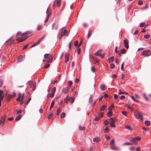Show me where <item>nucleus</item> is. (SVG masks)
<instances>
[{"label":"nucleus","instance_id":"nucleus-26","mask_svg":"<svg viewBox=\"0 0 151 151\" xmlns=\"http://www.w3.org/2000/svg\"><path fill=\"white\" fill-rule=\"evenodd\" d=\"M106 105H104L100 109V110L101 111H104L106 108Z\"/></svg>","mask_w":151,"mask_h":151},{"label":"nucleus","instance_id":"nucleus-3","mask_svg":"<svg viewBox=\"0 0 151 151\" xmlns=\"http://www.w3.org/2000/svg\"><path fill=\"white\" fill-rule=\"evenodd\" d=\"M134 116L137 119L140 118V120L143 121V117L142 114L141 112L138 111H135L134 113Z\"/></svg>","mask_w":151,"mask_h":151},{"label":"nucleus","instance_id":"nucleus-33","mask_svg":"<svg viewBox=\"0 0 151 151\" xmlns=\"http://www.w3.org/2000/svg\"><path fill=\"white\" fill-rule=\"evenodd\" d=\"M109 129L107 127L104 130V132L107 133L109 132Z\"/></svg>","mask_w":151,"mask_h":151},{"label":"nucleus","instance_id":"nucleus-31","mask_svg":"<svg viewBox=\"0 0 151 151\" xmlns=\"http://www.w3.org/2000/svg\"><path fill=\"white\" fill-rule=\"evenodd\" d=\"M91 34H92V31L91 30H90L89 31L88 33V37H87L88 39V38L89 37H90L91 36Z\"/></svg>","mask_w":151,"mask_h":151},{"label":"nucleus","instance_id":"nucleus-30","mask_svg":"<svg viewBox=\"0 0 151 151\" xmlns=\"http://www.w3.org/2000/svg\"><path fill=\"white\" fill-rule=\"evenodd\" d=\"M22 58V56L21 55H19L17 58L18 62H20L21 61V59Z\"/></svg>","mask_w":151,"mask_h":151},{"label":"nucleus","instance_id":"nucleus-15","mask_svg":"<svg viewBox=\"0 0 151 151\" xmlns=\"http://www.w3.org/2000/svg\"><path fill=\"white\" fill-rule=\"evenodd\" d=\"M51 10L50 9L48 8L47 9L46 13L47 14V16H50L51 14Z\"/></svg>","mask_w":151,"mask_h":151},{"label":"nucleus","instance_id":"nucleus-35","mask_svg":"<svg viewBox=\"0 0 151 151\" xmlns=\"http://www.w3.org/2000/svg\"><path fill=\"white\" fill-rule=\"evenodd\" d=\"M5 119V117L4 116H2L1 117V121H2L4 123Z\"/></svg>","mask_w":151,"mask_h":151},{"label":"nucleus","instance_id":"nucleus-14","mask_svg":"<svg viewBox=\"0 0 151 151\" xmlns=\"http://www.w3.org/2000/svg\"><path fill=\"white\" fill-rule=\"evenodd\" d=\"M70 56V54L69 53H66L65 56V62H67L69 60V57Z\"/></svg>","mask_w":151,"mask_h":151},{"label":"nucleus","instance_id":"nucleus-11","mask_svg":"<svg viewBox=\"0 0 151 151\" xmlns=\"http://www.w3.org/2000/svg\"><path fill=\"white\" fill-rule=\"evenodd\" d=\"M141 138L139 137H136L130 140V141L132 142H135L137 141L140 140Z\"/></svg>","mask_w":151,"mask_h":151},{"label":"nucleus","instance_id":"nucleus-17","mask_svg":"<svg viewBox=\"0 0 151 151\" xmlns=\"http://www.w3.org/2000/svg\"><path fill=\"white\" fill-rule=\"evenodd\" d=\"M111 146V148L113 150H119V148L116 147L115 146V144L112 145H110Z\"/></svg>","mask_w":151,"mask_h":151},{"label":"nucleus","instance_id":"nucleus-50","mask_svg":"<svg viewBox=\"0 0 151 151\" xmlns=\"http://www.w3.org/2000/svg\"><path fill=\"white\" fill-rule=\"evenodd\" d=\"M50 65L49 64H46L45 66H44V68H47L49 67Z\"/></svg>","mask_w":151,"mask_h":151},{"label":"nucleus","instance_id":"nucleus-36","mask_svg":"<svg viewBox=\"0 0 151 151\" xmlns=\"http://www.w3.org/2000/svg\"><path fill=\"white\" fill-rule=\"evenodd\" d=\"M56 91V88L55 87H54L52 88L51 90L52 93H55Z\"/></svg>","mask_w":151,"mask_h":151},{"label":"nucleus","instance_id":"nucleus-42","mask_svg":"<svg viewBox=\"0 0 151 151\" xmlns=\"http://www.w3.org/2000/svg\"><path fill=\"white\" fill-rule=\"evenodd\" d=\"M143 96L144 97L145 99L147 101H148V99L147 98V97L146 96L145 93H143Z\"/></svg>","mask_w":151,"mask_h":151},{"label":"nucleus","instance_id":"nucleus-60","mask_svg":"<svg viewBox=\"0 0 151 151\" xmlns=\"http://www.w3.org/2000/svg\"><path fill=\"white\" fill-rule=\"evenodd\" d=\"M72 82L71 81H68V83L70 85V87H71L72 84Z\"/></svg>","mask_w":151,"mask_h":151},{"label":"nucleus","instance_id":"nucleus-2","mask_svg":"<svg viewBox=\"0 0 151 151\" xmlns=\"http://www.w3.org/2000/svg\"><path fill=\"white\" fill-rule=\"evenodd\" d=\"M45 58L47 59L48 58V60H46V62L47 63H51L53 59V55L52 54H45L44 55Z\"/></svg>","mask_w":151,"mask_h":151},{"label":"nucleus","instance_id":"nucleus-46","mask_svg":"<svg viewBox=\"0 0 151 151\" xmlns=\"http://www.w3.org/2000/svg\"><path fill=\"white\" fill-rule=\"evenodd\" d=\"M114 139H112V140H111V142L110 143V145H114Z\"/></svg>","mask_w":151,"mask_h":151},{"label":"nucleus","instance_id":"nucleus-47","mask_svg":"<svg viewBox=\"0 0 151 151\" xmlns=\"http://www.w3.org/2000/svg\"><path fill=\"white\" fill-rule=\"evenodd\" d=\"M126 52V51L125 50L124 48L122 49L121 50V52L122 54H124Z\"/></svg>","mask_w":151,"mask_h":151},{"label":"nucleus","instance_id":"nucleus-49","mask_svg":"<svg viewBox=\"0 0 151 151\" xmlns=\"http://www.w3.org/2000/svg\"><path fill=\"white\" fill-rule=\"evenodd\" d=\"M145 23H142L140 24V27H143L145 26Z\"/></svg>","mask_w":151,"mask_h":151},{"label":"nucleus","instance_id":"nucleus-37","mask_svg":"<svg viewBox=\"0 0 151 151\" xmlns=\"http://www.w3.org/2000/svg\"><path fill=\"white\" fill-rule=\"evenodd\" d=\"M65 113L63 112L61 114L60 117L61 118H63L65 117Z\"/></svg>","mask_w":151,"mask_h":151},{"label":"nucleus","instance_id":"nucleus-48","mask_svg":"<svg viewBox=\"0 0 151 151\" xmlns=\"http://www.w3.org/2000/svg\"><path fill=\"white\" fill-rule=\"evenodd\" d=\"M113 106H111L109 107V110L110 111H111V110L114 108Z\"/></svg>","mask_w":151,"mask_h":151},{"label":"nucleus","instance_id":"nucleus-51","mask_svg":"<svg viewBox=\"0 0 151 151\" xmlns=\"http://www.w3.org/2000/svg\"><path fill=\"white\" fill-rule=\"evenodd\" d=\"M109 123H110L107 120H106L104 121V124L106 125H107Z\"/></svg>","mask_w":151,"mask_h":151},{"label":"nucleus","instance_id":"nucleus-45","mask_svg":"<svg viewBox=\"0 0 151 151\" xmlns=\"http://www.w3.org/2000/svg\"><path fill=\"white\" fill-rule=\"evenodd\" d=\"M10 96L11 98L15 97L16 96V93L15 92H14L12 95H10Z\"/></svg>","mask_w":151,"mask_h":151},{"label":"nucleus","instance_id":"nucleus-13","mask_svg":"<svg viewBox=\"0 0 151 151\" xmlns=\"http://www.w3.org/2000/svg\"><path fill=\"white\" fill-rule=\"evenodd\" d=\"M28 84L30 86H33V88H32V90L33 91H34L35 90V85H34V84H33L32 81H29L28 82Z\"/></svg>","mask_w":151,"mask_h":151},{"label":"nucleus","instance_id":"nucleus-9","mask_svg":"<svg viewBox=\"0 0 151 151\" xmlns=\"http://www.w3.org/2000/svg\"><path fill=\"white\" fill-rule=\"evenodd\" d=\"M61 4V1L60 0H55L54 1L53 6L55 7L56 6H59Z\"/></svg>","mask_w":151,"mask_h":151},{"label":"nucleus","instance_id":"nucleus-64","mask_svg":"<svg viewBox=\"0 0 151 151\" xmlns=\"http://www.w3.org/2000/svg\"><path fill=\"white\" fill-rule=\"evenodd\" d=\"M14 119V118L13 117H10V118H9L8 119V120L9 121H11L12 120H13Z\"/></svg>","mask_w":151,"mask_h":151},{"label":"nucleus","instance_id":"nucleus-52","mask_svg":"<svg viewBox=\"0 0 151 151\" xmlns=\"http://www.w3.org/2000/svg\"><path fill=\"white\" fill-rule=\"evenodd\" d=\"M115 65L114 64L111 63V68H112V69L114 68H115Z\"/></svg>","mask_w":151,"mask_h":151},{"label":"nucleus","instance_id":"nucleus-27","mask_svg":"<svg viewBox=\"0 0 151 151\" xmlns=\"http://www.w3.org/2000/svg\"><path fill=\"white\" fill-rule=\"evenodd\" d=\"M21 118V115H19L18 116H17L15 119V121H17L19 119H20Z\"/></svg>","mask_w":151,"mask_h":151},{"label":"nucleus","instance_id":"nucleus-23","mask_svg":"<svg viewBox=\"0 0 151 151\" xmlns=\"http://www.w3.org/2000/svg\"><path fill=\"white\" fill-rule=\"evenodd\" d=\"M126 128L128 130L131 131L133 130L132 128L130 127V125H127L126 127Z\"/></svg>","mask_w":151,"mask_h":151},{"label":"nucleus","instance_id":"nucleus-54","mask_svg":"<svg viewBox=\"0 0 151 151\" xmlns=\"http://www.w3.org/2000/svg\"><path fill=\"white\" fill-rule=\"evenodd\" d=\"M135 149V147H130V149L132 151H134Z\"/></svg>","mask_w":151,"mask_h":151},{"label":"nucleus","instance_id":"nucleus-55","mask_svg":"<svg viewBox=\"0 0 151 151\" xmlns=\"http://www.w3.org/2000/svg\"><path fill=\"white\" fill-rule=\"evenodd\" d=\"M61 110L60 109H58L57 111V114L58 115L60 113V112Z\"/></svg>","mask_w":151,"mask_h":151},{"label":"nucleus","instance_id":"nucleus-44","mask_svg":"<svg viewBox=\"0 0 151 151\" xmlns=\"http://www.w3.org/2000/svg\"><path fill=\"white\" fill-rule=\"evenodd\" d=\"M104 115V113L103 112H101L99 114V116L100 117V118L103 116Z\"/></svg>","mask_w":151,"mask_h":151},{"label":"nucleus","instance_id":"nucleus-38","mask_svg":"<svg viewBox=\"0 0 151 151\" xmlns=\"http://www.w3.org/2000/svg\"><path fill=\"white\" fill-rule=\"evenodd\" d=\"M79 129L81 130H84L85 129V128L84 127H82L80 126L79 127Z\"/></svg>","mask_w":151,"mask_h":151},{"label":"nucleus","instance_id":"nucleus-7","mask_svg":"<svg viewBox=\"0 0 151 151\" xmlns=\"http://www.w3.org/2000/svg\"><path fill=\"white\" fill-rule=\"evenodd\" d=\"M14 41V39L12 37L6 42V45H10L13 43Z\"/></svg>","mask_w":151,"mask_h":151},{"label":"nucleus","instance_id":"nucleus-10","mask_svg":"<svg viewBox=\"0 0 151 151\" xmlns=\"http://www.w3.org/2000/svg\"><path fill=\"white\" fill-rule=\"evenodd\" d=\"M18 94L19 96L17 99V101H20V99L21 98H22V100H23L24 97V93H23L22 95L21 93H19Z\"/></svg>","mask_w":151,"mask_h":151},{"label":"nucleus","instance_id":"nucleus-56","mask_svg":"<svg viewBox=\"0 0 151 151\" xmlns=\"http://www.w3.org/2000/svg\"><path fill=\"white\" fill-rule=\"evenodd\" d=\"M54 93H52L50 94V96L51 98H52L54 96Z\"/></svg>","mask_w":151,"mask_h":151},{"label":"nucleus","instance_id":"nucleus-18","mask_svg":"<svg viewBox=\"0 0 151 151\" xmlns=\"http://www.w3.org/2000/svg\"><path fill=\"white\" fill-rule=\"evenodd\" d=\"M58 25H56L55 23H53L52 25V29L53 30L55 29L56 30L58 28Z\"/></svg>","mask_w":151,"mask_h":151},{"label":"nucleus","instance_id":"nucleus-28","mask_svg":"<svg viewBox=\"0 0 151 151\" xmlns=\"http://www.w3.org/2000/svg\"><path fill=\"white\" fill-rule=\"evenodd\" d=\"M42 25L41 24H39L37 26V30H39L41 29L42 28Z\"/></svg>","mask_w":151,"mask_h":151},{"label":"nucleus","instance_id":"nucleus-58","mask_svg":"<svg viewBox=\"0 0 151 151\" xmlns=\"http://www.w3.org/2000/svg\"><path fill=\"white\" fill-rule=\"evenodd\" d=\"M100 118L98 117H96L94 119L95 121H98Z\"/></svg>","mask_w":151,"mask_h":151},{"label":"nucleus","instance_id":"nucleus-6","mask_svg":"<svg viewBox=\"0 0 151 151\" xmlns=\"http://www.w3.org/2000/svg\"><path fill=\"white\" fill-rule=\"evenodd\" d=\"M74 100V98L72 97L67 96L66 98V103H68V102L73 103Z\"/></svg>","mask_w":151,"mask_h":151},{"label":"nucleus","instance_id":"nucleus-1","mask_svg":"<svg viewBox=\"0 0 151 151\" xmlns=\"http://www.w3.org/2000/svg\"><path fill=\"white\" fill-rule=\"evenodd\" d=\"M31 33L30 32H28L21 34L20 32H18L16 36V40L18 43L22 42L27 38L29 36L28 35H30Z\"/></svg>","mask_w":151,"mask_h":151},{"label":"nucleus","instance_id":"nucleus-53","mask_svg":"<svg viewBox=\"0 0 151 151\" xmlns=\"http://www.w3.org/2000/svg\"><path fill=\"white\" fill-rule=\"evenodd\" d=\"M124 63H123L121 65V69L124 71Z\"/></svg>","mask_w":151,"mask_h":151},{"label":"nucleus","instance_id":"nucleus-43","mask_svg":"<svg viewBox=\"0 0 151 151\" xmlns=\"http://www.w3.org/2000/svg\"><path fill=\"white\" fill-rule=\"evenodd\" d=\"M77 52L78 54L79 55L81 52V48L79 47H78Z\"/></svg>","mask_w":151,"mask_h":151},{"label":"nucleus","instance_id":"nucleus-19","mask_svg":"<svg viewBox=\"0 0 151 151\" xmlns=\"http://www.w3.org/2000/svg\"><path fill=\"white\" fill-rule=\"evenodd\" d=\"M68 91V88H63L62 90V92L63 93H67Z\"/></svg>","mask_w":151,"mask_h":151},{"label":"nucleus","instance_id":"nucleus-63","mask_svg":"<svg viewBox=\"0 0 151 151\" xmlns=\"http://www.w3.org/2000/svg\"><path fill=\"white\" fill-rule=\"evenodd\" d=\"M3 81L2 80H0V88L2 86Z\"/></svg>","mask_w":151,"mask_h":151},{"label":"nucleus","instance_id":"nucleus-4","mask_svg":"<svg viewBox=\"0 0 151 151\" xmlns=\"http://www.w3.org/2000/svg\"><path fill=\"white\" fill-rule=\"evenodd\" d=\"M68 31L66 29H64L63 28L61 29L59 32V34L61 35V38L63 36H68Z\"/></svg>","mask_w":151,"mask_h":151},{"label":"nucleus","instance_id":"nucleus-29","mask_svg":"<svg viewBox=\"0 0 151 151\" xmlns=\"http://www.w3.org/2000/svg\"><path fill=\"white\" fill-rule=\"evenodd\" d=\"M92 97H93V95H91V96L89 98V102L90 104H91L92 102V101H93Z\"/></svg>","mask_w":151,"mask_h":151},{"label":"nucleus","instance_id":"nucleus-59","mask_svg":"<svg viewBox=\"0 0 151 151\" xmlns=\"http://www.w3.org/2000/svg\"><path fill=\"white\" fill-rule=\"evenodd\" d=\"M122 113L124 115L126 116L127 115V112L126 111H122Z\"/></svg>","mask_w":151,"mask_h":151},{"label":"nucleus","instance_id":"nucleus-16","mask_svg":"<svg viewBox=\"0 0 151 151\" xmlns=\"http://www.w3.org/2000/svg\"><path fill=\"white\" fill-rule=\"evenodd\" d=\"M101 139L99 137H94L93 139V141L95 142H97L100 141Z\"/></svg>","mask_w":151,"mask_h":151},{"label":"nucleus","instance_id":"nucleus-61","mask_svg":"<svg viewBox=\"0 0 151 151\" xmlns=\"http://www.w3.org/2000/svg\"><path fill=\"white\" fill-rule=\"evenodd\" d=\"M143 3V1H138V4L139 5H142Z\"/></svg>","mask_w":151,"mask_h":151},{"label":"nucleus","instance_id":"nucleus-32","mask_svg":"<svg viewBox=\"0 0 151 151\" xmlns=\"http://www.w3.org/2000/svg\"><path fill=\"white\" fill-rule=\"evenodd\" d=\"M53 116V113H51L50 114H49L48 115V119H49L51 118Z\"/></svg>","mask_w":151,"mask_h":151},{"label":"nucleus","instance_id":"nucleus-40","mask_svg":"<svg viewBox=\"0 0 151 151\" xmlns=\"http://www.w3.org/2000/svg\"><path fill=\"white\" fill-rule=\"evenodd\" d=\"M131 97L132 99V100H133L134 101L137 102H139V101L138 100H136L133 96H131Z\"/></svg>","mask_w":151,"mask_h":151},{"label":"nucleus","instance_id":"nucleus-8","mask_svg":"<svg viewBox=\"0 0 151 151\" xmlns=\"http://www.w3.org/2000/svg\"><path fill=\"white\" fill-rule=\"evenodd\" d=\"M109 120L110 121V126L111 127H115L116 126L115 125V121L113 118H111L109 119Z\"/></svg>","mask_w":151,"mask_h":151},{"label":"nucleus","instance_id":"nucleus-41","mask_svg":"<svg viewBox=\"0 0 151 151\" xmlns=\"http://www.w3.org/2000/svg\"><path fill=\"white\" fill-rule=\"evenodd\" d=\"M150 36V35L149 34H147L146 35H145L144 36V38L145 39H148L149 38Z\"/></svg>","mask_w":151,"mask_h":151},{"label":"nucleus","instance_id":"nucleus-5","mask_svg":"<svg viewBox=\"0 0 151 151\" xmlns=\"http://www.w3.org/2000/svg\"><path fill=\"white\" fill-rule=\"evenodd\" d=\"M150 50H144L142 54V56H144V57H147L150 55Z\"/></svg>","mask_w":151,"mask_h":151},{"label":"nucleus","instance_id":"nucleus-62","mask_svg":"<svg viewBox=\"0 0 151 151\" xmlns=\"http://www.w3.org/2000/svg\"><path fill=\"white\" fill-rule=\"evenodd\" d=\"M124 92H122V90L121 89H120L119 90V94H124Z\"/></svg>","mask_w":151,"mask_h":151},{"label":"nucleus","instance_id":"nucleus-24","mask_svg":"<svg viewBox=\"0 0 151 151\" xmlns=\"http://www.w3.org/2000/svg\"><path fill=\"white\" fill-rule=\"evenodd\" d=\"M100 88L102 90H105L106 88L104 84H102L100 86Z\"/></svg>","mask_w":151,"mask_h":151},{"label":"nucleus","instance_id":"nucleus-22","mask_svg":"<svg viewBox=\"0 0 151 151\" xmlns=\"http://www.w3.org/2000/svg\"><path fill=\"white\" fill-rule=\"evenodd\" d=\"M114 57H112L110 58H108V61L110 63H112L114 61Z\"/></svg>","mask_w":151,"mask_h":151},{"label":"nucleus","instance_id":"nucleus-12","mask_svg":"<svg viewBox=\"0 0 151 151\" xmlns=\"http://www.w3.org/2000/svg\"><path fill=\"white\" fill-rule=\"evenodd\" d=\"M124 42L125 47L127 48L129 47L128 45L129 41L127 40H124Z\"/></svg>","mask_w":151,"mask_h":151},{"label":"nucleus","instance_id":"nucleus-34","mask_svg":"<svg viewBox=\"0 0 151 151\" xmlns=\"http://www.w3.org/2000/svg\"><path fill=\"white\" fill-rule=\"evenodd\" d=\"M145 124L146 125L149 126L150 125V123L149 121L146 120L145 122Z\"/></svg>","mask_w":151,"mask_h":151},{"label":"nucleus","instance_id":"nucleus-21","mask_svg":"<svg viewBox=\"0 0 151 151\" xmlns=\"http://www.w3.org/2000/svg\"><path fill=\"white\" fill-rule=\"evenodd\" d=\"M102 51V50H99L95 53V55L96 56H99L100 55V53H101Z\"/></svg>","mask_w":151,"mask_h":151},{"label":"nucleus","instance_id":"nucleus-39","mask_svg":"<svg viewBox=\"0 0 151 151\" xmlns=\"http://www.w3.org/2000/svg\"><path fill=\"white\" fill-rule=\"evenodd\" d=\"M55 104V101L53 100L51 103V104L50 105L51 107H53L54 106V105Z\"/></svg>","mask_w":151,"mask_h":151},{"label":"nucleus","instance_id":"nucleus-20","mask_svg":"<svg viewBox=\"0 0 151 151\" xmlns=\"http://www.w3.org/2000/svg\"><path fill=\"white\" fill-rule=\"evenodd\" d=\"M138 30L136 29H133L132 30V32L134 35H137L138 33Z\"/></svg>","mask_w":151,"mask_h":151},{"label":"nucleus","instance_id":"nucleus-25","mask_svg":"<svg viewBox=\"0 0 151 151\" xmlns=\"http://www.w3.org/2000/svg\"><path fill=\"white\" fill-rule=\"evenodd\" d=\"M113 114L111 111H109L107 113V116L109 117H111L112 115Z\"/></svg>","mask_w":151,"mask_h":151},{"label":"nucleus","instance_id":"nucleus-57","mask_svg":"<svg viewBox=\"0 0 151 151\" xmlns=\"http://www.w3.org/2000/svg\"><path fill=\"white\" fill-rule=\"evenodd\" d=\"M114 98H115V99H117L118 98V96L117 95V94H115L114 95Z\"/></svg>","mask_w":151,"mask_h":151}]
</instances>
